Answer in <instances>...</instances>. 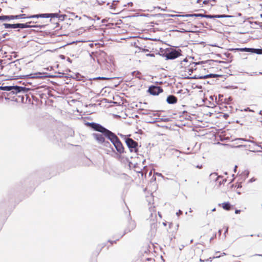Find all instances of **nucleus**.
<instances>
[{
  "label": "nucleus",
  "instance_id": "obj_1",
  "mask_svg": "<svg viewBox=\"0 0 262 262\" xmlns=\"http://www.w3.org/2000/svg\"><path fill=\"white\" fill-rule=\"evenodd\" d=\"M90 125L95 130L103 133L105 137L113 143L118 152L122 154L124 152V147L120 140L115 134L98 123H91Z\"/></svg>",
  "mask_w": 262,
  "mask_h": 262
},
{
  "label": "nucleus",
  "instance_id": "obj_2",
  "mask_svg": "<svg viewBox=\"0 0 262 262\" xmlns=\"http://www.w3.org/2000/svg\"><path fill=\"white\" fill-rule=\"evenodd\" d=\"M230 51H233L235 53H237L236 55L242 58H246V54H241L239 52H250L255 53L256 54H262V49H255L251 48H230Z\"/></svg>",
  "mask_w": 262,
  "mask_h": 262
},
{
  "label": "nucleus",
  "instance_id": "obj_3",
  "mask_svg": "<svg viewBox=\"0 0 262 262\" xmlns=\"http://www.w3.org/2000/svg\"><path fill=\"white\" fill-rule=\"evenodd\" d=\"M0 90L3 91H11L13 94H17L21 92H25L26 88L18 86H1Z\"/></svg>",
  "mask_w": 262,
  "mask_h": 262
},
{
  "label": "nucleus",
  "instance_id": "obj_4",
  "mask_svg": "<svg viewBox=\"0 0 262 262\" xmlns=\"http://www.w3.org/2000/svg\"><path fill=\"white\" fill-rule=\"evenodd\" d=\"M243 141L251 142L256 145V142L250 140H247L244 138H236L234 140H231L232 144H230V147H241L243 146H245V145H243L242 144Z\"/></svg>",
  "mask_w": 262,
  "mask_h": 262
},
{
  "label": "nucleus",
  "instance_id": "obj_5",
  "mask_svg": "<svg viewBox=\"0 0 262 262\" xmlns=\"http://www.w3.org/2000/svg\"><path fill=\"white\" fill-rule=\"evenodd\" d=\"M102 134L100 133H94L93 136L99 144H103L107 147L110 145V143L108 141H105L104 137L105 136L103 133Z\"/></svg>",
  "mask_w": 262,
  "mask_h": 262
},
{
  "label": "nucleus",
  "instance_id": "obj_6",
  "mask_svg": "<svg viewBox=\"0 0 262 262\" xmlns=\"http://www.w3.org/2000/svg\"><path fill=\"white\" fill-rule=\"evenodd\" d=\"M241 13H238L237 15L234 16L230 15V23L233 25H230V27L234 26L236 24H242L244 22V19L241 17Z\"/></svg>",
  "mask_w": 262,
  "mask_h": 262
},
{
  "label": "nucleus",
  "instance_id": "obj_7",
  "mask_svg": "<svg viewBox=\"0 0 262 262\" xmlns=\"http://www.w3.org/2000/svg\"><path fill=\"white\" fill-rule=\"evenodd\" d=\"M27 18L25 14L17 15H3L0 16V20H9L14 19H21Z\"/></svg>",
  "mask_w": 262,
  "mask_h": 262
},
{
  "label": "nucleus",
  "instance_id": "obj_8",
  "mask_svg": "<svg viewBox=\"0 0 262 262\" xmlns=\"http://www.w3.org/2000/svg\"><path fill=\"white\" fill-rule=\"evenodd\" d=\"M180 50H172L171 51L167 53L165 55V57L168 59H173L181 55Z\"/></svg>",
  "mask_w": 262,
  "mask_h": 262
},
{
  "label": "nucleus",
  "instance_id": "obj_9",
  "mask_svg": "<svg viewBox=\"0 0 262 262\" xmlns=\"http://www.w3.org/2000/svg\"><path fill=\"white\" fill-rule=\"evenodd\" d=\"M125 142L127 146L130 149V151H137V146L138 145V144L136 142H135L132 139L130 138L126 139Z\"/></svg>",
  "mask_w": 262,
  "mask_h": 262
},
{
  "label": "nucleus",
  "instance_id": "obj_10",
  "mask_svg": "<svg viewBox=\"0 0 262 262\" xmlns=\"http://www.w3.org/2000/svg\"><path fill=\"white\" fill-rule=\"evenodd\" d=\"M194 63H189L188 61L187 58L184 59L183 61H181L180 63V66L181 68H184L185 69V71L188 72L192 71V66Z\"/></svg>",
  "mask_w": 262,
  "mask_h": 262
},
{
  "label": "nucleus",
  "instance_id": "obj_11",
  "mask_svg": "<svg viewBox=\"0 0 262 262\" xmlns=\"http://www.w3.org/2000/svg\"><path fill=\"white\" fill-rule=\"evenodd\" d=\"M162 91L163 90L160 87L157 86H151L148 89L149 93L153 95H157L162 92Z\"/></svg>",
  "mask_w": 262,
  "mask_h": 262
},
{
  "label": "nucleus",
  "instance_id": "obj_12",
  "mask_svg": "<svg viewBox=\"0 0 262 262\" xmlns=\"http://www.w3.org/2000/svg\"><path fill=\"white\" fill-rule=\"evenodd\" d=\"M172 17H192V16H201L205 17H210V16L201 14H186V15H172Z\"/></svg>",
  "mask_w": 262,
  "mask_h": 262
},
{
  "label": "nucleus",
  "instance_id": "obj_13",
  "mask_svg": "<svg viewBox=\"0 0 262 262\" xmlns=\"http://www.w3.org/2000/svg\"><path fill=\"white\" fill-rule=\"evenodd\" d=\"M4 26L5 29L9 28H21L22 29V24H4Z\"/></svg>",
  "mask_w": 262,
  "mask_h": 262
},
{
  "label": "nucleus",
  "instance_id": "obj_14",
  "mask_svg": "<svg viewBox=\"0 0 262 262\" xmlns=\"http://www.w3.org/2000/svg\"><path fill=\"white\" fill-rule=\"evenodd\" d=\"M177 101V98L173 95H170L167 98V102L169 104H174L176 103Z\"/></svg>",
  "mask_w": 262,
  "mask_h": 262
},
{
  "label": "nucleus",
  "instance_id": "obj_15",
  "mask_svg": "<svg viewBox=\"0 0 262 262\" xmlns=\"http://www.w3.org/2000/svg\"><path fill=\"white\" fill-rule=\"evenodd\" d=\"M48 18L50 17V14H42L39 15H34L28 16L27 18H38V17Z\"/></svg>",
  "mask_w": 262,
  "mask_h": 262
},
{
  "label": "nucleus",
  "instance_id": "obj_16",
  "mask_svg": "<svg viewBox=\"0 0 262 262\" xmlns=\"http://www.w3.org/2000/svg\"><path fill=\"white\" fill-rule=\"evenodd\" d=\"M226 179H223L222 177L218 176L216 178V183L218 184V186L220 187L222 183H223L224 182H226Z\"/></svg>",
  "mask_w": 262,
  "mask_h": 262
},
{
  "label": "nucleus",
  "instance_id": "obj_17",
  "mask_svg": "<svg viewBox=\"0 0 262 262\" xmlns=\"http://www.w3.org/2000/svg\"><path fill=\"white\" fill-rule=\"evenodd\" d=\"M135 227H136V223H135V222L134 221H130L129 222L128 229L127 230V232L130 231L131 230H132L134 229H135Z\"/></svg>",
  "mask_w": 262,
  "mask_h": 262
},
{
  "label": "nucleus",
  "instance_id": "obj_18",
  "mask_svg": "<svg viewBox=\"0 0 262 262\" xmlns=\"http://www.w3.org/2000/svg\"><path fill=\"white\" fill-rule=\"evenodd\" d=\"M219 206H221L224 209L226 210H229V203L225 202L222 204H219Z\"/></svg>",
  "mask_w": 262,
  "mask_h": 262
},
{
  "label": "nucleus",
  "instance_id": "obj_19",
  "mask_svg": "<svg viewBox=\"0 0 262 262\" xmlns=\"http://www.w3.org/2000/svg\"><path fill=\"white\" fill-rule=\"evenodd\" d=\"M151 234L154 235L157 228V224L156 223H153L151 225Z\"/></svg>",
  "mask_w": 262,
  "mask_h": 262
},
{
  "label": "nucleus",
  "instance_id": "obj_20",
  "mask_svg": "<svg viewBox=\"0 0 262 262\" xmlns=\"http://www.w3.org/2000/svg\"><path fill=\"white\" fill-rule=\"evenodd\" d=\"M217 177L218 176H217L216 173H211L210 175V179L212 181L215 180V181H216V178H217Z\"/></svg>",
  "mask_w": 262,
  "mask_h": 262
},
{
  "label": "nucleus",
  "instance_id": "obj_21",
  "mask_svg": "<svg viewBox=\"0 0 262 262\" xmlns=\"http://www.w3.org/2000/svg\"><path fill=\"white\" fill-rule=\"evenodd\" d=\"M118 1H114L112 3V4L110 5V8L111 9H115V6L116 5V3H117Z\"/></svg>",
  "mask_w": 262,
  "mask_h": 262
},
{
  "label": "nucleus",
  "instance_id": "obj_22",
  "mask_svg": "<svg viewBox=\"0 0 262 262\" xmlns=\"http://www.w3.org/2000/svg\"><path fill=\"white\" fill-rule=\"evenodd\" d=\"M30 23H27L26 24H22V29L30 28L31 26L29 25Z\"/></svg>",
  "mask_w": 262,
  "mask_h": 262
},
{
  "label": "nucleus",
  "instance_id": "obj_23",
  "mask_svg": "<svg viewBox=\"0 0 262 262\" xmlns=\"http://www.w3.org/2000/svg\"><path fill=\"white\" fill-rule=\"evenodd\" d=\"M225 140H226V141L225 143H220L219 144L221 145H223V146H228V144L227 143V142H228V137L225 138Z\"/></svg>",
  "mask_w": 262,
  "mask_h": 262
},
{
  "label": "nucleus",
  "instance_id": "obj_24",
  "mask_svg": "<svg viewBox=\"0 0 262 262\" xmlns=\"http://www.w3.org/2000/svg\"><path fill=\"white\" fill-rule=\"evenodd\" d=\"M50 15L51 17H57L58 14L57 13H51L50 14Z\"/></svg>",
  "mask_w": 262,
  "mask_h": 262
},
{
  "label": "nucleus",
  "instance_id": "obj_25",
  "mask_svg": "<svg viewBox=\"0 0 262 262\" xmlns=\"http://www.w3.org/2000/svg\"><path fill=\"white\" fill-rule=\"evenodd\" d=\"M255 181H256V179H255L254 178H252L249 180V182L252 183L253 182H255Z\"/></svg>",
  "mask_w": 262,
  "mask_h": 262
},
{
  "label": "nucleus",
  "instance_id": "obj_26",
  "mask_svg": "<svg viewBox=\"0 0 262 262\" xmlns=\"http://www.w3.org/2000/svg\"><path fill=\"white\" fill-rule=\"evenodd\" d=\"M214 77L215 75H212V74H210V75H207L205 76L204 77L205 78H208V77Z\"/></svg>",
  "mask_w": 262,
  "mask_h": 262
},
{
  "label": "nucleus",
  "instance_id": "obj_27",
  "mask_svg": "<svg viewBox=\"0 0 262 262\" xmlns=\"http://www.w3.org/2000/svg\"><path fill=\"white\" fill-rule=\"evenodd\" d=\"M182 213V211L181 210H179L178 212L176 213L177 216H179L180 214Z\"/></svg>",
  "mask_w": 262,
  "mask_h": 262
},
{
  "label": "nucleus",
  "instance_id": "obj_28",
  "mask_svg": "<svg viewBox=\"0 0 262 262\" xmlns=\"http://www.w3.org/2000/svg\"><path fill=\"white\" fill-rule=\"evenodd\" d=\"M209 2H210V0H204L203 1V4L205 5H206V4H208Z\"/></svg>",
  "mask_w": 262,
  "mask_h": 262
},
{
  "label": "nucleus",
  "instance_id": "obj_29",
  "mask_svg": "<svg viewBox=\"0 0 262 262\" xmlns=\"http://www.w3.org/2000/svg\"><path fill=\"white\" fill-rule=\"evenodd\" d=\"M241 210L236 209L235 210V213L237 214L241 212Z\"/></svg>",
  "mask_w": 262,
  "mask_h": 262
},
{
  "label": "nucleus",
  "instance_id": "obj_30",
  "mask_svg": "<svg viewBox=\"0 0 262 262\" xmlns=\"http://www.w3.org/2000/svg\"><path fill=\"white\" fill-rule=\"evenodd\" d=\"M245 111H252L251 110H250L249 107H247L244 110Z\"/></svg>",
  "mask_w": 262,
  "mask_h": 262
},
{
  "label": "nucleus",
  "instance_id": "obj_31",
  "mask_svg": "<svg viewBox=\"0 0 262 262\" xmlns=\"http://www.w3.org/2000/svg\"><path fill=\"white\" fill-rule=\"evenodd\" d=\"M147 55L149 56H151V57L154 56V54H147Z\"/></svg>",
  "mask_w": 262,
  "mask_h": 262
},
{
  "label": "nucleus",
  "instance_id": "obj_32",
  "mask_svg": "<svg viewBox=\"0 0 262 262\" xmlns=\"http://www.w3.org/2000/svg\"><path fill=\"white\" fill-rule=\"evenodd\" d=\"M98 4H99V5H102L104 2H98Z\"/></svg>",
  "mask_w": 262,
  "mask_h": 262
},
{
  "label": "nucleus",
  "instance_id": "obj_33",
  "mask_svg": "<svg viewBox=\"0 0 262 262\" xmlns=\"http://www.w3.org/2000/svg\"><path fill=\"white\" fill-rule=\"evenodd\" d=\"M237 167V166L236 165H235L234 169V172H236Z\"/></svg>",
  "mask_w": 262,
  "mask_h": 262
},
{
  "label": "nucleus",
  "instance_id": "obj_34",
  "mask_svg": "<svg viewBox=\"0 0 262 262\" xmlns=\"http://www.w3.org/2000/svg\"><path fill=\"white\" fill-rule=\"evenodd\" d=\"M156 175H157V176H162V174H161V173H158V172H157V173H156Z\"/></svg>",
  "mask_w": 262,
  "mask_h": 262
},
{
  "label": "nucleus",
  "instance_id": "obj_35",
  "mask_svg": "<svg viewBox=\"0 0 262 262\" xmlns=\"http://www.w3.org/2000/svg\"><path fill=\"white\" fill-rule=\"evenodd\" d=\"M97 79H105V78H103V77H98Z\"/></svg>",
  "mask_w": 262,
  "mask_h": 262
},
{
  "label": "nucleus",
  "instance_id": "obj_36",
  "mask_svg": "<svg viewBox=\"0 0 262 262\" xmlns=\"http://www.w3.org/2000/svg\"><path fill=\"white\" fill-rule=\"evenodd\" d=\"M230 187L232 189V191H233V189H235V188H233V185H232L231 186H230ZM233 190L234 191L235 190Z\"/></svg>",
  "mask_w": 262,
  "mask_h": 262
},
{
  "label": "nucleus",
  "instance_id": "obj_37",
  "mask_svg": "<svg viewBox=\"0 0 262 262\" xmlns=\"http://www.w3.org/2000/svg\"><path fill=\"white\" fill-rule=\"evenodd\" d=\"M257 73L255 72V73H253V74H251V76H253V75H257Z\"/></svg>",
  "mask_w": 262,
  "mask_h": 262
},
{
  "label": "nucleus",
  "instance_id": "obj_38",
  "mask_svg": "<svg viewBox=\"0 0 262 262\" xmlns=\"http://www.w3.org/2000/svg\"><path fill=\"white\" fill-rule=\"evenodd\" d=\"M233 209V207L230 205V210H232Z\"/></svg>",
  "mask_w": 262,
  "mask_h": 262
},
{
  "label": "nucleus",
  "instance_id": "obj_39",
  "mask_svg": "<svg viewBox=\"0 0 262 262\" xmlns=\"http://www.w3.org/2000/svg\"><path fill=\"white\" fill-rule=\"evenodd\" d=\"M227 232H228V228H227L226 229V230H225V234H226V233H227Z\"/></svg>",
  "mask_w": 262,
  "mask_h": 262
},
{
  "label": "nucleus",
  "instance_id": "obj_40",
  "mask_svg": "<svg viewBox=\"0 0 262 262\" xmlns=\"http://www.w3.org/2000/svg\"><path fill=\"white\" fill-rule=\"evenodd\" d=\"M201 1H202V0H197L196 3H197L198 4H199Z\"/></svg>",
  "mask_w": 262,
  "mask_h": 262
},
{
  "label": "nucleus",
  "instance_id": "obj_41",
  "mask_svg": "<svg viewBox=\"0 0 262 262\" xmlns=\"http://www.w3.org/2000/svg\"><path fill=\"white\" fill-rule=\"evenodd\" d=\"M242 187V186L241 185V184H238V185H237V188H239V187Z\"/></svg>",
  "mask_w": 262,
  "mask_h": 262
},
{
  "label": "nucleus",
  "instance_id": "obj_42",
  "mask_svg": "<svg viewBox=\"0 0 262 262\" xmlns=\"http://www.w3.org/2000/svg\"><path fill=\"white\" fill-rule=\"evenodd\" d=\"M221 139L222 141H223V137L221 136Z\"/></svg>",
  "mask_w": 262,
  "mask_h": 262
},
{
  "label": "nucleus",
  "instance_id": "obj_43",
  "mask_svg": "<svg viewBox=\"0 0 262 262\" xmlns=\"http://www.w3.org/2000/svg\"><path fill=\"white\" fill-rule=\"evenodd\" d=\"M200 262H204V260H202V259H200Z\"/></svg>",
  "mask_w": 262,
  "mask_h": 262
},
{
  "label": "nucleus",
  "instance_id": "obj_44",
  "mask_svg": "<svg viewBox=\"0 0 262 262\" xmlns=\"http://www.w3.org/2000/svg\"><path fill=\"white\" fill-rule=\"evenodd\" d=\"M215 211V208H213V209L212 210V211Z\"/></svg>",
  "mask_w": 262,
  "mask_h": 262
},
{
  "label": "nucleus",
  "instance_id": "obj_45",
  "mask_svg": "<svg viewBox=\"0 0 262 262\" xmlns=\"http://www.w3.org/2000/svg\"><path fill=\"white\" fill-rule=\"evenodd\" d=\"M258 147H260V148L261 149V151H262V146H259V145H258Z\"/></svg>",
  "mask_w": 262,
  "mask_h": 262
},
{
  "label": "nucleus",
  "instance_id": "obj_46",
  "mask_svg": "<svg viewBox=\"0 0 262 262\" xmlns=\"http://www.w3.org/2000/svg\"><path fill=\"white\" fill-rule=\"evenodd\" d=\"M230 113H231L232 110H231V108H232V107L230 106Z\"/></svg>",
  "mask_w": 262,
  "mask_h": 262
},
{
  "label": "nucleus",
  "instance_id": "obj_47",
  "mask_svg": "<svg viewBox=\"0 0 262 262\" xmlns=\"http://www.w3.org/2000/svg\"><path fill=\"white\" fill-rule=\"evenodd\" d=\"M231 57H232L230 56V58H231ZM231 61H232V59H230V62H231Z\"/></svg>",
  "mask_w": 262,
  "mask_h": 262
},
{
  "label": "nucleus",
  "instance_id": "obj_48",
  "mask_svg": "<svg viewBox=\"0 0 262 262\" xmlns=\"http://www.w3.org/2000/svg\"><path fill=\"white\" fill-rule=\"evenodd\" d=\"M259 114H261V111H260V112H259Z\"/></svg>",
  "mask_w": 262,
  "mask_h": 262
},
{
  "label": "nucleus",
  "instance_id": "obj_49",
  "mask_svg": "<svg viewBox=\"0 0 262 262\" xmlns=\"http://www.w3.org/2000/svg\"><path fill=\"white\" fill-rule=\"evenodd\" d=\"M259 74L262 75V72H259Z\"/></svg>",
  "mask_w": 262,
  "mask_h": 262
},
{
  "label": "nucleus",
  "instance_id": "obj_50",
  "mask_svg": "<svg viewBox=\"0 0 262 262\" xmlns=\"http://www.w3.org/2000/svg\"><path fill=\"white\" fill-rule=\"evenodd\" d=\"M219 232V233H221V230H220Z\"/></svg>",
  "mask_w": 262,
  "mask_h": 262
},
{
  "label": "nucleus",
  "instance_id": "obj_51",
  "mask_svg": "<svg viewBox=\"0 0 262 262\" xmlns=\"http://www.w3.org/2000/svg\"><path fill=\"white\" fill-rule=\"evenodd\" d=\"M232 176L233 177H234V174H233L232 175Z\"/></svg>",
  "mask_w": 262,
  "mask_h": 262
},
{
  "label": "nucleus",
  "instance_id": "obj_52",
  "mask_svg": "<svg viewBox=\"0 0 262 262\" xmlns=\"http://www.w3.org/2000/svg\"><path fill=\"white\" fill-rule=\"evenodd\" d=\"M197 167L201 168V167H200V166H198Z\"/></svg>",
  "mask_w": 262,
  "mask_h": 262
},
{
  "label": "nucleus",
  "instance_id": "obj_53",
  "mask_svg": "<svg viewBox=\"0 0 262 262\" xmlns=\"http://www.w3.org/2000/svg\"><path fill=\"white\" fill-rule=\"evenodd\" d=\"M149 209L150 210V211H151V208H149Z\"/></svg>",
  "mask_w": 262,
  "mask_h": 262
},
{
  "label": "nucleus",
  "instance_id": "obj_54",
  "mask_svg": "<svg viewBox=\"0 0 262 262\" xmlns=\"http://www.w3.org/2000/svg\"><path fill=\"white\" fill-rule=\"evenodd\" d=\"M163 225L165 226V225H166V224L164 223H163Z\"/></svg>",
  "mask_w": 262,
  "mask_h": 262
},
{
  "label": "nucleus",
  "instance_id": "obj_55",
  "mask_svg": "<svg viewBox=\"0 0 262 262\" xmlns=\"http://www.w3.org/2000/svg\"><path fill=\"white\" fill-rule=\"evenodd\" d=\"M260 256H262V255H260Z\"/></svg>",
  "mask_w": 262,
  "mask_h": 262
}]
</instances>
